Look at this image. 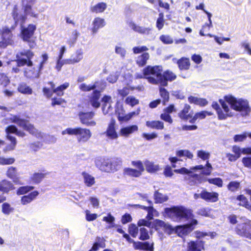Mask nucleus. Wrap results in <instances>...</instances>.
Returning a JSON list of instances; mask_svg holds the SVG:
<instances>
[{
  "label": "nucleus",
  "mask_w": 251,
  "mask_h": 251,
  "mask_svg": "<svg viewBox=\"0 0 251 251\" xmlns=\"http://www.w3.org/2000/svg\"><path fill=\"white\" fill-rule=\"evenodd\" d=\"M225 100L230 104L232 109L239 112L242 116H247L251 112L249 102L247 100L237 99L232 95H228L225 96L224 100H219L222 108L216 102H213L212 104V107L217 112L219 120H225L227 117H232L234 115V112L229 108Z\"/></svg>",
  "instance_id": "1"
},
{
  "label": "nucleus",
  "mask_w": 251,
  "mask_h": 251,
  "mask_svg": "<svg viewBox=\"0 0 251 251\" xmlns=\"http://www.w3.org/2000/svg\"><path fill=\"white\" fill-rule=\"evenodd\" d=\"M197 170H201L203 175L208 176L211 173L213 168L209 162L207 161L205 166L202 165H197L191 168L190 170L183 167L179 169H175L174 172L182 175H186L184 177L185 180H187L191 185H193L196 184L199 179V176L194 173Z\"/></svg>",
  "instance_id": "2"
},
{
  "label": "nucleus",
  "mask_w": 251,
  "mask_h": 251,
  "mask_svg": "<svg viewBox=\"0 0 251 251\" xmlns=\"http://www.w3.org/2000/svg\"><path fill=\"white\" fill-rule=\"evenodd\" d=\"M163 68L161 66H148L145 68L146 79L148 82L154 85H165V81L163 79Z\"/></svg>",
  "instance_id": "3"
},
{
  "label": "nucleus",
  "mask_w": 251,
  "mask_h": 251,
  "mask_svg": "<svg viewBox=\"0 0 251 251\" xmlns=\"http://www.w3.org/2000/svg\"><path fill=\"white\" fill-rule=\"evenodd\" d=\"M165 212L168 217L176 222H180L192 218L191 211L182 206L166 208Z\"/></svg>",
  "instance_id": "4"
},
{
  "label": "nucleus",
  "mask_w": 251,
  "mask_h": 251,
  "mask_svg": "<svg viewBox=\"0 0 251 251\" xmlns=\"http://www.w3.org/2000/svg\"><path fill=\"white\" fill-rule=\"evenodd\" d=\"M11 120L13 123L28 131L30 134L34 136L37 139L41 140L44 138V133L36 129L28 121L20 119L17 116L12 117Z\"/></svg>",
  "instance_id": "5"
},
{
  "label": "nucleus",
  "mask_w": 251,
  "mask_h": 251,
  "mask_svg": "<svg viewBox=\"0 0 251 251\" xmlns=\"http://www.w3.org/2000/svg\"><path fill=\"white\" fill-rule=\"evenodd\" d=\"M25 18L22 17V22L21 23V38L23 40L28 43V45L30 48H34L36 46V44L32 37L34 34L36 29V26L32 24H30L27 27H24L23 23L25 21Z\"/></svg>",
  "instance_id": "6"
},
{
  "label": "nucleus",
  "mask_w": 251,
  "mask_h": 251,
  "mask_svg": "<svg viewBox=\"0 0 251 251\" xmlns=\"http://www.w3.org/2000/svg\"><path fill=\"white\" fill-rule=\"evenodd\" d=\"M6 132L7 134V138L11 142V143L4 149V151L14 150L17 144L15 137L10 135V133H15L17 136L22 137H24L25 135V134L24 131L18 130L17 128L14 126H8L6 129Z\"/></svg>",
  "instance_id": "7"
},
{
  "label": "nucleus",
  "mask_w": 251,
  "mask_h": 251,
  "mask_svg": "<svg viewBox=\"0 0 251 251\" xmlns=\"http://www.w3.org/2000/svg\"><path fill=\"white\" fill-rule=\"evenodd\" d=\"M33 53L30 50H24L17 54V60L12 61L11 63L16 64L18 67L27 65L32 66L33 64L30 59L32 58Z\"/></svg>",
  "instance_id": "8"
},
{
  "label": "nucleus",
  "mask_w": 251,
  "mask_h": 251,
  "mask_svg": "<svg viewBox=\"0 0 251 251\" xmlns=\"http://www.w3.org/2000/svg\"><path fill=\"white\" fill-rule=\"evenodd\" d=\"M131 164L136 169L126 168L124 170V174L131 177H139L145 170L143 163L141 161H133Z\"/></svg>",
  "instance_id": "9"
},
{
  "label": "nucleus",
  "mask_w": 251,
  "mask_h": 251,
  "mask_svg": "<svg viewBox=\"0 0 251 251\" xmlns=\"http://www.w3.org/2000/svg\"><path fill=\"white\" fill-rule=\"evenodd\" d=\"M243 221L242 224L238 225L236 232L240 236L251 239V224L247 219H244Z\"/></svg>",
  "instance_id": "10"
},
{
  "label": "nucleus",
  "mask_w": 251,
  "mask_h": 251,
  "mask_svg": "<svg viewBox=\"0 0 251 251\" xmlns=\"http://www.w3.org/2000/svg\"><path fill=\"white\" fill-rule=\"evenodd\" d=\"M42 60L38 66V69L36 70H27L25 71V76L30 78H37L40 75V71L42 70L44 64L46 63L48 59V55L47 53H44L42 55Z\"/></svg>",
  "instance_id": "11"
},
{
  "label": "nucleus",
  "mask_w": 251,
  "mask_h": 251,
  "mask_svg": "<svg viewBox=\"0 0 251 251\" xmlns=\"http://www.w3.org/2000/svg\"><path fill=\"white\" fill-rule=\"evenodd\" d=\"M12 35L7 28L0 29V47L5 48L12 42Z\"/></svg>",
  "instance_id": "12"
},
{
  "label": "nucleus",
  "mask_w": 251,
  "mask_h": 251,
  "mask_svg": "<svg viewBox=\"0 0 251 251\" xmlns=\"http://www.w3.org/2000/svg\"><path fill=\"white\" fill-rule=\"evenodd\" d=\"M197 224V221L193 219L189 224H186L183 226H179L175 227V232L178 235L181 237L191 232L194 229L193 226Z\"/></svg>",
  "instance_id": "13"
},
{
  "label": "nucleus",
  "mask_w": 251,
  "mask_h": 251,
  "mask_svg": "<svg viewBox=\"0 0 251 251\" xmlns=\"http://www.w3.org/2000/svg\"><path fill=\"white\" fill-rule=\"evenodd\" d=\"M80 122L82 124L87 126H93L96 125V123L93 120L95 116V113L93 112H81L78 114Z\"/></svg>",
  "instance_id": "14"
},
{
  "label": "nucleus",
  "mask_w": 251,
  "mask_h": 251,
  "mask_svg": "<svg viewBox=\"0 0 251 251\" xmlns=\"http://www.w3.org/2000/svg\"><path fill=\"white\" fill-rule=\"evenodd\" d=\"M104 134L110 140H116L118 138L119 135L116 131V121L115 120L112 119L111 120Z\"/></svg>",
  "instance_id": "15"
},
{
  "label": "nucleus",
  "mask_w": 251,
  "mask_h": 251,
  "mask_svg": "<svg viewBox=\"0 0 251 251\" xmlns=\"http://www.w3.org/2000/svg\"><path fill=\"white\" fill-rule=\"evenodd\" d=\"M7 177L12 179L16 185H23L24 183L19 176V173L16 168L11 166L8 168L6 173Z\"/></svg>",
  "instance_id": "16"
},
{
  "label": "nucleus",
  "mask_w": 251,
  "mask_h": 251,
  "mask_svg": "<svg viewBox=\"0 0 251 251\" xmlns=\"http://www.w3.org/2000/svg\"><path fill=\"white\" fill-rule=\"evenodd\" d=\"M106 86V82L104 80H100V81L96 82L93 85H87L85 83H82L79 85V88L82 91L87 92L92 90H94L96 88H98L102 91L105 88Z\"/></svg>",
  "instance_id": "17"
},
{
  "label": "nucleus",
  "mask_w": 251,
  "mask_h": 251,
  "mask_svg": "<svg viewBox=\"0 0 251 251\" xmlns=\"http://www.w3.org/2000/svg\"><path fill=\"white\" fill-rule=\"evenodd\" d=\"M96 165L101 171L111 173L112 172V160L109 159H103L102 160L96 161Z\"/></svg>",
  "instance_id": "18"
},
{
  "label": "nucleus",
  "mask_w": 251,
  "mask_h": 251,
  "mask_svg": "<svg viewBox=\"0 0 251 251\" xmlns=\"http://www.w3.org/2000/svg\"><path fill=\"white\" fill-rule=\"evenodd\" d=\"M83 58V51L81 49H78L71 56L66 59V63L68 64H75L79 62Z\"/></svg>",
  "instance_id": "19"
},
{
  "label": "nucleus",
  "mask_w": 251,
  "mask_h": 251,
  "mask_svg": "<svg viewBox=\"0 0 251 251\" xmlns=\"http://www.w3.org/2000/svg\"><path fill=\"white\" fill-rule=\"evenodd\" d=\"M138 127L136 125H131L122 127L119 131L121 136L127 138L134 132L137 131Z\"/></svg>",
  "instance_id": "20"
},
{
  "label": "nucleus",
  "mask_w": 251,
  "mask_h": 251,
  "mask_svg": "<svg viewBox=\"0 0 251 251\" xmlns=\"http://www.w3.org/2000/svg\"><path fill=\"white\" fill-rule=\"evenodd\" d=\"M219 194L216 192H208L203 190L201 193V198L208 202H216L218 200Z\"/></svg>",
  "instance_id": "21"
},
{
  "label": "nucleus",
  "mask_w": 251,
  "mask_h": 251,
  "mask_svg": "<svg viewBox=\"0 0 251 251\" xmlns=\"http://www.w3.org/2000/svg\"><path fill=\"white\" fill-rule=\"evenodd\" d=\"M106 23L105 20L102 18L97 17L94 19L92 24V31L93 34L97 32L100 28L105 26Z\"/></svg>",
  "instance_id": "22"
},
{
  "label": "nucleus",
  "mask_w": 251,
  "mask_h": 251,
  "mask_svg": "<svg viewBox=\"0 0 251 251\" xmlns=\"http://www.w3.org/2000/svg\"><path fill=\"white\" fill-rule=\"evenodd\" d=\"M91 136L92 133L89 129L80 127L77 139L79 142H86L89 140Z\"/></svg>",
  "instance_id": "23"
},
{
  "label": "nucleus",
  "mask_w": 251,
  "mask_h": 251,
  "mask_svg": "<svg viewBox=\"0 0 251 251\" xmlns=\"http://www.w3.org/2000/svg\"><path fill=\"white\" fill-rule=\"evenodd\" d=\"M100 91L95 90L93 92L89 100V102L93 107L97 108L100 106Z\"/></svg>",
  "instance_id": "24"
},
{
  "label": "nucleus",
  "mask_w": 251,
  "mask_h": 251,
  "mask_svg": "<svg viewBox=\"0 0 251 251\" xmlns=\"http://www.w3.org/2000/svg\"><path fill=\"white\" fill-rule=\"evenodd\" d=\"M38 195L39 192L37 191H34L27 195L22 197L21 199V204L23 205H26L30 203L36 199Z\"/></svg>",
  "instance_id": "25"
},
{
  "label": "nucleus",
  "mask_w": 251,
  "mask_h": 251,
  "mask_svg": "<svg viewBox=\"0 0 251 251\" xmlns=\"http://www.w3.org/2000/svg\"><path fill=\"white\" fill-rule=\"evenodd\" d=\"M203 249L202 241H190L188 243L187 251H201Z\"/></svg>",
  "instance_id": "26"
},
{
  "label": "nucleus",
  "mask_w": 251,
  "mask_h": 251,
  "mask_svg": "<svg viewBox=\"0 0 251 251\" xmlns=\"http://www.w3.org/2000/svg\"><path fill=\"white\" fill-rule=\"evenodd\" d=\"M129 26L134 31L140 34H149L151 31L150 28L144 26H140L137 25L133 22H130L129 23Z\"/></svg>",
  "instance_id": "27"
},
{
  "label": "nucleus",
  "mask_w": 251,
  "mask_h": 251,
  "mask_svg": "<svg viewBox=\"0 0 251 251\" xmlns=\"http://www.w3.org/2000/svg\"><path fill=\"white\" fill-rule=\"evenodd\" d=\"M13 184L7 180H3L0 182V191L2 193H7L14 189Z\"/></svg>",
  "instance_id": "28"
},
{
  "label": "nucleus",
  "mask_w": 251,
  "mask_h": 251,
  "mask_svg": "<svg viewBox=\"0 0 251 251\" xmlns=\"http://www.w3.org/2000/svg\"><path fill=\"white\" fill-rule=\"evenodd\" d=\"M49 83L50 84L51 88L53 89V92L56 93L58 96H63L64 94L63 91L66 89L69 86V83L68 82H65L56 88H54V84H53L52 82H50Z\"/></svg>",
  "instance_id": "29"
},
{
  "label": "nucleus",
  "mask_w": 251,
  "mask_h": 251,
  "mask_svg": "<svg viewBox=\"0 0 251 251\" xmlns=\"http://www.w3.org/2000/svg\"><path fill=\"white\" fill-rule=\"evenodd\" d=\"M141 207L148 212L146 218L148 220H152L153 217H158L159 216L158 212L153 208L152 206H141Z\"/></svg>",
  "instance_id": "30"
},
{
  "label": "nucleus",
  "mask_w": 251,
  "mask_h": 251,
  "mask_svg": "<svg viewBox=\"0 0 251 251\" xmlns=\"http://www.w3.org/2000/svg\"><path fill=\"white\" fill-rule=\"evenodd\" d=\"M232 151L237 157L239 158L241 153L244 154H251V148L241 149L238 146H234L232 148Z\"/></svg>",
  "instance_id": "31"
},
{
  "label": "nucleus",
  "mask_w": 251,
  "mask_h": 251,
  "mask_svg": "<svg viewBox=\"0 0 251 251\" xmlns=\"http://www.w3.org/2000/svg\"><path fill=\"white\" fill-rule=\"evenodd\" d=\"M144 165L145 166L146 171L149 173H155L160 169V167L158 165L155 164L153 162L148 160H147L144 162Z\"/></svg>",
  "instance_id": "32"
},
{
  "label": "nucleus",
  "mask_w": 251,
  "mask_h": 251,
  "mask_svg": "<svg viewBox=\"0 0 251 251\" xmlns=\"http://www.w3.org/2000/svg\"><path fill=\"white\" fill-rule=\"evenodd\" d=\"M102 101L103 103L102 111L104 114L108 112V109L111 107V103L112 102L111 97L109 96H104L102 99Z\"/></svg>",
  "instance_id": "33"
},
{
  "label": "nucleus",
  "mask_w": 251,
  "mask_h": 251,
  "mask_svg": "<svg viewBox=\"0 0 251 251\" xmlns=\"http://www.w3.org/2000/svg\"><path fill=\"white\" fill-rule=\"evenodd\" d=\"M107 4L105 2H99L91 7V11L96 13H102L106 9Z\"/></svg>",
  "instance_id": "34"
},
{
  "label": "nucleus",
  "mask_w": 251,
  "mask_h": 251,
  "mask_svg": "<svg viewBox=\"0 0 251 251\" xmlns=\"http://www.w3.org/2000/svg\"><path fill=\"white\" fill-rule=\"evenodd\" d=\"M146 126L151 128L163 129L164 128L163 122L160 121H147Z\"/></svg>",
  "instance_id": "35"
},
{
  "label": "nucleus",
  "mask_w": 251,
  "mask_h": 251,
  "mask_svg": "<svg viewBox=\"0 0 251 251\" xmlns=\"http://www.w3.org/2000/svg\"><path fill=\"white\" fill-rule=\"evenodd\" d=\"M162 76H163V79H164V80L165 81V85H161V86H166L168 85V81H173L175 80L176 76V75L174 74L173 72L170 71H166L164 72V73H162Z\"/></svg>",
  "instance_id": "36"
},
{
  "label": "nucleus",
  "mask_w": 251,
  "mask_h": 251,
  "mask_svg": "<svg viewBox=\"0 0 251 251\" xmlns=\"http://www.w3.org/2000/svg\"><path fill=\"white\" fill-rule=\"evenodd\" d=\"M188 100L190 103H194L202 106L206 105L208 103L207 100L205 99L199 98L194 96L189 97Z\"/></svg>",
  "instance_id": "37"
},
{
  "label": "nucleus",
  "mask_w": 251,
  "mask_h": 251,
  "mask_svg": "<svg viewBox=\"0 0 251 251\" xmlns=\"http://www.w3.org/2000/svg\"><path fill=\"white\" fill-rule=\"evenodd\" d=\"M82 176L84 179V183L88 187H91L95 184V178L88 173H82Z\"/></svg>",
  "instance_id": "38"
},
{
  "label": "nucleus",
  "mask_w": 251,
  "mask_h": 251,
  "mask_svg": "<svg viewBox=\"0 0 251 251\" xmlns=\"http://www.w3.org/2000/svg\"><path fill=\"white\" fill-rule=\"evenodd\" d=\"M18 90L23 94L31 95L32 93V89L25 83H20L18 86Z\"/></svg>",
  "instance_id": "39"
},
{
  "label": "nucleus",
  "mask_w": 251,
  "mask_h": 251,
  "mask_svg": "<svg viewBox=\"0 0 251 251\" xmlns=\"http://www.w3.org/2000/svg\"><path fill=\"white\" fill-rule=\"evenodd\" d=\"M149 57L150 55L148 53H144L141 55L137 57L136 60V63L138 66L143 67L146 64L147 61L149 59Z\"/></svg>",
  "instance_id": "40"
},
{
  "label": "nucleus",
  "mask_w": 251,
  "mask_h": 251,
  "mask_svg": "<svg viewBox=\"0 0 251 251\" xmlns=\"http://www.w3.org/2000/svg\"><path fill=\"white\" fill-rule=\"evenodd\" d=\"M177 64L180 70H188L190 65L189 59L185 57L179 59L177 61Z\"/></svg>",
  "instance_id": "41"
},
{
  "label": "nucleus",
  "mask_w": 251,
  "mask_h": 251,
  "mask_svg": "<svg viewBox=\"0 0 251 251\" xmlns=\"http://www.w3.org/2000/svg\"><path fill=\"white\" fill-rule=\"evenodd\" d=\"M190 109V106L188 104H185L183 110L178 113V116L182 120H187L190 118V115L188 113Z\"/></svg>",
  "instance_id": "42"
},
{
  "label": "nucleus",
  "mask_w": 251,
  "mask_h": 251,
  "mask_svg": "<svg viewBox=\"0 0 251 251\" xmlns=\"http://www.w3.org/2000/svg\"><path fill=\"white\" fill-rule=\"evenodd\" d=\"M49 173H35L31 177V180L35 183H40Z\"/></svg>",
  "instance_id": "43"
},
{
  "label": "nucleus",
  "mask_w": 251,
  "mask_h": 251,
  "mask_svg": "<svg viewBox=\"0 0 251 251\" xmlns=\"http://www.w3.org/2000/svg\"><path fill=\"white\" fill-rule=\"evenodd\" d=\"M80 127L67 128L62 131V135L68 134L70 135H75L77 137Z\"/></svg>",
  "instance_id": "44"
},
{
  "label": "nucleus",
  "mask_w": 251,
  "mask_h": 251,
  "mask_svg": "<svg viewBox=\"0 0 251 251\" xmlns=\"http://www.w3.org/2000/svg\"><path fill=\"white\" fill-rule=\"evenodd\" d=\"M237 200L240 201L239 205L245 207L249 210H251V204H249L248 199L244 195L238 196Z\"/></svg>",
  "instance_id": "45"
},
{
  "label": "nucleus",
  "mask_w": 251,
  "mask_h": 251,
  "mask_svg": "<svg viewBox=\"0 0 251 251\" xmlns=\"http://www.w3.org/2000/svg\"><path fill=\"white\" fill-rule=\"evenodd\" d=\"M176 155L178 157H186L189 159H192L193 157V153L187 150L177 151Z\"/></svg>",
  "instance_id": "46"
},
{
  "label": "nucleus",
  "mask_w": 251,
  "mask_h": 251,
  "mask_svg": "<svg viewBox=\"0 0 251 251\" xmlns=\"http://www.w3.org/2000/svg\"><path fill=\"white\" fill-rule=\"evenodd\" d=\"M34 187L31 186H25L19 187L17 190L18 195H25L33 190Z\"/></svg>",
  "instance_id": "47"
},
{
  "label": "nucleus",
  "mask_w": 251,
  "mask_h": 251,
  "mask_svg": "<svg viewBox=\"0 0 251 251\" xmlns=\"http://www.w3.org/2000/svg\"><path fill=\"white\" fill-rule=\"evenodd\" d=\"M240 183L236 181H231L227 185V189L231 192H235L240 188Z\"/></svg>",
  "instance_id": "48"
},
{
  "label": "nucleus",
  "mask_w": 251,
  "mask_h": 251,
  "mask_svg": "<svg viewBox=\"0 0 251 251\" xmlns=\"http://www.w3.org/2000/svg\"><path fill=\"white\" fill-rule=\"evenodd\" d=\"M197 155L198 157L203 160H208L210 156V153L209 152L202 150L197 151Z\"/></svg>",
  "instance_id": "49"
},
{
  "label": "nucleus",
  "mask_w": 251,
  "mask_h": 251,
  "mask_svg": "<svg viewBox=\"0 0 251 251\" xmlns=\"http://www.w3.org/2000/svg\"><path fill=\"white\" fill-rule=\"evenodd\" d=\"M249 136L251 138V133L244 132L242 134L235 135L233 138L235 142H240L244 141Z\"/></svg>",
  "instance_id": "50"
},
{
  "label": "nucleus",
  "mask_w": 251,
  "mask_h": 251,
  "mask_svg": "<svg viewBox=\"0 0 251 251\" xmlns=\"http://www.w3.org/2000/svg\"><path fill=\"white\" fill-rule=\"evenodd\" d=\"M125 102L126 104L133 107L139 103V100L132 96H129L126 98Z\"/></svg>",
  "instance_id": "51"
},
{
  "label": "nucleus",
  "mask_w": 251,
  "mask_h": 251,
  "mask_svg": "<svg viewBox=\"0 0 251 251\" xmlns=\"http://www.w3.org/2000/svg\"><path fill=\"white\" fill-rule=\"evenodd\" d=\"M132 90H133V88L129 86H126L123 87L122 89H119L118 90V93L119 95L124 98L129 93L130 91Z\"/></svg>",
  "instance_id": "52"
},
{
  "label": "nucleus",
  "mask_w": 251,
  "mask_h": 251,
  "mask_svg": "<svg viewBox=\"0 0 251 251\" xmlns=\"http://www.w3.org/2000/svg\"><path fill=\"white\" fill-rule=\"evenodd\" d=\"M154 200L156 203H162L168 200V197L158 192L154 194Z\"/></svg>",
  "instance_id": "53"
},
{
  "label": "nucleus",
  "mask_w": 251,
  "mask_h": 251,
  "mask_svg": "<svg viewBox=\"0 0 251 251\" xmlns=\"http://www.w3.org/2000/svg\"><path fill=\"white\" fill-rule=\"evenodd\" d=\"M120 74V72L116 71L115 73L110 74L107 77L106 80L111 83H115Z\"/></svg>",
  "instance_id": "54"
},
{
  "label": "nucleus",
  "mask_w": 251,
  "mask_h": 251,
  "mask_svg": "<svg viewBox=\"0 0 251 251\" xmlns=\"http://www.w3.org/2000/svg\"><path fill=\"white\" fill-rule=\"evenodd\" d=\"M139 231L140 234L139 239L141 240H146L150 239L148 231L146 228L141 227L140 228Z\"/></svg>",
  "instance_id": "55"
},
{
  "label": "nucleus",
  "mask_w": 251,
  "mask_h": 251,
  "mask_svg": "<svg viewBox=\"0 0 251 251\" xmlns=\"http://www.w3.org/2000/svg\"><path fill=\"white\" fill-rule=\"evenodd\" d=\"M151 220H148L147 218L145 219H140L138 221L137 225L138 226H146L148 227L153 228V226L152 225V222H150Z\"/></svg>",
  "instance_id": "56"
},
{
  "label": "nucleus",
  "mask_w": 251,
  "mask_h": 251,
  "mask_svg": "<svg viewBox=\"0 0 251 251\" xmlns=\"http://www.w3.org/2000/svg\"><path fill=\"white\" fill-rule=\"evenodd\" d=\"M122 160L118 158L112 160V172H114L118 170L122 166Z\"/></svg>",
  "instance_id": "57"
},
{
  "label": "nucleus",
  "mask_w": 251,
  "mask_h": 251,
  "mask_svg": "<svg viewBox=\"0 0 251 251\" xmlns=\"http://www.w3.org/2000/svg\"><path fill=\"white\" fill-rule=\"evenodd\" d=\"M207 181L209 183L215 185L219 187H222L223 186V182L222 179L220 178H209Z\"/></svg>",
  "instance_id": "58"
},
{
  "label": "nucleus",
  "mask_w": 251,
  "mask_h": 251,
  "mask_svg": "<svg viewBox=\"0 0 251 251\" xmlns=\"http://www.w3.org/2000/svg\"><path fill=\"white\" fill-rule=\"evenodd\" d=\"M165 223L161 220L156 219L152 223L153 225V228H155L156 230L159 229L160 228L163 229L165 226Z\"/></svg>",
  "instance_id": "59"
},
{
  "label": "nucleus",
  "mask_w": 251,
  "mask_h": 251,
  "mask_svg": "<svg viewBox=\"0 0 251 251\" xmlns=\"http://www.w3.org/2000/svg\"><path fill=\"white\" fill-rule=\"evenodd\" d=\"M128 231L133 237H136L138 233V228L135 225H130L128 228Z\"/></svg>",
  "instance_id": "60"
},
{
  "label": "nucleus",
  "mask_w": 251,
  "mask_h": 251,
  "mask_svg": "<svg viewBox=\"0 0 251 251\" xmlns=\"http://www.w3.org/2000/svg\"><path fill=\"white\" fill-rule=\"evenodd\" d=\"M159 91L161 97L163 99L164 104H165V102L168 101L169 98V93L165 88L162 87L160 88Z\"/></svg>",
  "instance_id": "61"
},
{
  "label": "nucleus",
  "mask_w": 251,
  "mask_h": 251,
  "mask_svg": "<svg viewBox=\"0 0 251 251\" xmlns=\"http://www.w3.org/2000/svg\"><path fill=\"white\" fill-rule=\"evenodd\" d=\"M140 110L138 109L136 111L126 114L122 122H127L130 120L133 117L139 115Z\"/></svg>",
  "instance_id": "62"
},
{
  "label": "nucleus",
  "mask_w": 251,
  "mask_h": 251,
  "mask_svg": "<svg viewBox=\"0 0 251 251\" xmlns=\"http://www.w3.org/2000/svg\"><path fill=\"white\" fill-rule=\"evenodd\" d=\"M118 116V119L120 122H122L126 115V111L122 107H118L116 111Z\"/></svg>",
  "instance_id": "63"
},
{
  "label": "nucleus",
  "mask_w": 251,
  "mask_h": 251,
  "mask_svg": "<svg viewBox=\"0 0 251 251\" xmlns=\"http://www.w3.org/2000/svg\"><path fill=\"white\" fill-rule=\"evenodd\" d=\"M13 210V208L7 203H4L2 205V211L5 214H9Z\"/></svg>",
  "instance_id": "64"
}]
</instances>
